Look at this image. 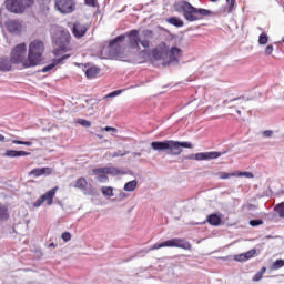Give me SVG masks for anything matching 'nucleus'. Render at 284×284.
Here are the masks:
<instances>
[{
	"instance_id": "40",
	"label": "nucleus",
	"mask_w": 284,
	"mask_h": 284,
	"mask_svg": "<svg viewBox=\"0 0 284 284\" xmlns=\"http://www.w3.org/2000/svg\"><path fill=\"white\" fill-rule=\"evenodd\" d=\"M226 3H229V10L227 12H233L234 11V6H236V0H226Z\"/></svg>"
},
{
	"instance_id": "43",
	"label": "nucleus",
	"mask_w": 284,
	"mask_h": 284,
	"mask_svg": "<svg viewBox=\"0 0 284 284\" xmlns=\"http://www.w3.org/2000/svg\"><path fill=\"white\" fill-rule=\"evenodd\" d=\"M61 239L64 241V243H68L72 239V235L70 232H64L62 233Z\"/></svg>"
},
{
	"instance_id": "15",
	"label": "nucleus",
	"mask_w": 284,
	"mask_h": 284,
	"mask_svg": "<svg viewBox=\"0 0 284 284\" xmlns=\"http://www.w3.org/2000/svg\"><path fill=\"white\" fill-rule=\"evenodd\" d=\"M52 174V168L44 166V168H36L28 173V176H33L34 179H39V176H49Z\"/></svg>"
},
{
	"instance_id": "53",
	"label": "nucleus",
	"mask_w": 284,
	"mask_h": 284,
	"mask_svg": "<svg viewBox=\"0 0 284 284\" xmlns=\"http://www.w3.org/2000/svg\"><path fill=\"white\" fill-rule=\"evenodd\" d=\"M119 196H120V199H122V200H123V199H128V193H120Z\"/></svg>"
},
{
	"instance_id": "46",
	"label": "nucleus",
	"mask_w": 284,
	"mask_h": 284,
	"mask_svg": "<svg viewBox=\"0 0 284 284\" xmlns=\"http://www.w3.org/2000/svg\"><path fill=\"white\" fill-rule=\"evenodd\" d=\"M139 43L142 45V48H150V40L143 38L142 40L140 39Z\"/></svg>"
},
{
	"instance_id": "33",
	"label": "nucleus",
	"mask_w": 284,
	"mask_h": 284,
	"mask_svg": "<svg viewBox=\"0 0 284 284\" xmlns=\"http://www.w3.org/2000/svg\"><path fill=\"white\" fill-rule=\"evenodd\" d=\"M281 267H284V260H276L272 264V270H281Z\"/></svg>"
},
{
	"instance_id": "35",
	"label": "nucleus",
	"mask_w": 284,
	"mask_h": 284,
	"mask_svg": "<svg viewBox=\"0 0 284 284\" xmlns=\"http://www.w3.org/2000/svg\"><path fill=\"white\" fill-rule=\"evenodd\" d=\"M244 256L246 257V261H250V258H254V256H256V250H250L248 252L244 253Z\"/></svg>"
},
{
	"instance_id": "18",
	"label": "nucleus",
	"mask_w": 284,
	"mask_h": 284,
	"mask_svg": "<svg viewBox=\"0 0 284 284\" xmlns=\"http://www.w3.org/2000/svg\"><path fill=\"white\" fill-rule=\"evenodd\" d=\"M128 36L130 48H139V42L141 41V38H139V30L133 29L128 33Z\"/></svg>"
},
{
	"instance_id": "27",
	"label": "nucleus",
	"mask_w": 284,
	"mask_h": 284,
	"mask_svg": "<svg viewBox=\"0 0 284 284\" xmlns=\"http://www.w3.org/2000/svg\"><path fill=\"white\" fill-rule=\"evenodd\" d=\"M101 192L103 196H108L109 199L114 196V189L112 186H102Z\"/></svg>"
},
{
	"instance_id": "22",
	"label": "nucleus",
	"mask_w": 284,
	"mask_h": 284,
	"mask_svg": "<svg viewBox=\"0 0 284 284\" xmlns=\"http://www.w3.org/2000/svg\"><path fill=\"white\" fill-rule=\"evenodd\" d=\"M10 219V213L8 212V206L0 203V221H8Z\"/></svg>"
},
{
	"instance_id": "54",
	"label": "nucleus",
	"mask_w": 284,
	"mask_h": 284,
	"mask_svg": "<svg viewBox=\"0 0 284 284\" xmlns=\"http://www.w3.org/2000/svg\"><path fill=\"white\" fill-rule=\"evenodd\" d=\"M49 247H57V244H54V242L49 244Z\"/></svg>"
},
{
	"instance_id": "21",
	"label": "nucleus",
	"mask_w": 284,
	"mask_h": 284,
	"mask_svg": "<svg viewBox=\"0 0 284 284\" xmlns=\"http://www.w3.org/2000/svg\"><path fill=\"white\" fill-rule=\"evenodd\" d=\"M206 221L209 222V225H213V227H219V225H221L222 219L221 215L212 213L207 215Z\"/></svg>"
},
{
	"instance_id": "50",
	"label": "nucleus",
	"mask_w": 284,
	"mask_h": 284,
	"mask_svg": "<svg viewBox=\"0 0 284 284\" xmlns=\"http://www.w3.org/2000/svg\"><path fill=\"white\" fill-rule=\"evenodd\" d=\"M273 134L274 132L272 130H266L263 132V136H265V139H270Z\"/></svg>"
},
{
	"instance_id": "44",
	"label": "nucleus",
	"mask_w": 284,
	"mask_h": 284,
	"mask_svg": "<svg viewBox=\"0 0 284 284\" xmlns=\"http://www.w3.org/2000/svg\"><path fill=\"white\" fill-rule=\"evenodd\" d=\"M79 124L82 125V128H90L92 125V122L81 119L79 120Z\"/></svg>"
},
{
	"instance_id": "51",
	"label": "nucleus",
	"mask_w": 284,
	"mask_h": 284,
	"mask_svg": "<svg viewBox=\"0 0 284 284\" xmlns=\"http://www.w3.org/2000/svg\"><path fill=\"white\" fill-rule=\"evenodd\" d=\"M0 141H1V143H10V139H7L2 134H0Z\"/></svg>"
},
{
	"instance_id": "23",
	"label": "nucleus",
	"mask_w": 284,
	"mask_h": 284,
	"mask_svg": "<svg viewBox=\"0 0 284 284\" xmlns=\"http://www.w3.org/2000/svg\"><path fill=\"white\" fill-rule=\"evenodd\" d=\"M73 187L77 190H85L88 187V180H85V178H79Z\"/></svg>"
},
{
	"instance_id": "26",
	"label": "nucleus",
	"mask_w": 284,
	"mask_h": 284,
	"mask_svg": "<svg viewBox=\"0 0 284 284\" xmlns=\"http://www.w3.org/2000/svg\"><path fill=\"white\" fill-rule=\"evenodd\" d=\"M166 21L171 26H175V28H183V20H181L180 18L172 17V18H169Z\"/></svg>"
},
{
	"instance_id": "6",
	"label": "nucleus",
	"mask_w": 284,
	"mask_h": 284,
	"mask_svg": "<svg viewBox=\"0 0 284 284\" xmlns=\"http://www.w3.org/2000/svg\"><path fill=\"white\" fill-rule=\"evenodd\" d=\"M4 6L8 12L13 14H23L28 8L34 6V0H6Z\"/></svg>"
},
{
	"instance_id": "55",
	"label": "nucleus",
	"mask_w": 284,
	"mask_h": 284,
	"mask_svg": "<svg viewBox=\"0 0 284 284\" xmlns=\"http://www.w3.org/2000/svg\"><path fill=\"white\" fill-rule=\"evenodd\" d=\"M133 156H141V152H138V153L134 152V153H133Z\"/></svg>"
},
{
	"instance_id": "9",
	"label": "nucleus",
	"mask_w": 284,
	"mask_h": 284,
	"mask_svg": "<svg viewBox=\"0 0 284 284\" xmlns=\"http://www.w3.org/2000/svg\"><path fill=\"white\" fill-rule=\"evenodd\" d=\"M70 32L62 30L54 33L52 41L60 50H65V45L70 43Z\"/></svg>"
},
{
	"instance_id": "8",
	"label": "nucleus",
	"mask_w": 284,
	"mask_h": 284,
	"mask_svg": "<svg viewBox=\"0 0 284 284\" xmlns=\"http://www.w3.org/2000/svg\"><path fill=\"white\" fill-rule=\"evenodd\" d=\"M75 8L77 3H74V0H55V10L61 12V14H71Z\"/></svg>"
},
{
	"instance_id": "29",
	"label": "nucleus",
	"mask_w": 284,
	"mask_h": 284,
	"mask_svg": "<svg viewBox=\"0 0 284 284\" xmlns=\"http://www.w3.org/2000/svg\"><path fill=\"white\" fill-rule=\"evenodd\" d=\"M265 272H267V268L265 266H263L253 277L252 281L254 283H258V281H261V278H263V274H265Z\"/></svg>"
},
{
	"instance_id": "28",
	"label": "nucleus",
	"mask_w": 284,
	"mask_h": 284,
	"mask_svg": "<svg viewBox=\"0 0 284 284\" xmlns=\"http://www.w3.org/2000/svg\"><path fill=\"white\" fill-rule=\"evenodd\" d=\"M164 55H165V52H163V50L161 49L152 50V57L153 59H155V61H161V59H163Z\"/></svg>"
},
{
	"instance_id": "4",
	"label": "nucleus",
	"mask_w": 284,
	"mask_h": 284,
	"mask_svg": "<svg viewBox=\"0 0 284 284\" xmlns=\"http://www.w3.org/2000/svg\"><path fill=\"white\" fill-rule=\"evenodd\" d=\"M45 52V44L41 40H33L29 44L28 57L29 61H27L31 68H36L39 65L41 61H43V53Z\"/></svg>"
},
{
	"instance_id": "13",
	"label": "nucleus",
	"mask_w": 284,
	"mask_h": 284,
	"mask_svg": "<svg viewBox=\"0 0 284 284\" xmlns=\"http://www.w3.org/2000/svg\"><path fill=\"white\" fill-rule=\"evenodd\" d=\"M8 32H10L11 34H21V30L23 28V26L21 24V22L19 20H8L4 23Z\"/></svg>"
},
{
	"instance_id": "16",
	"label": "nucleus",
	"mask_w": 284,
	"mask_h": 284,
	"mask_svg": "<svg viewBox=\"0 0 284 284\" xmlns=\"http://www.w3.org/2000/svg\"><path fill=\"white\" fill-rule=\"evenodd\" d=\"M69 57H70V54H64L61 58L52 60V62L50 64H48L41 69V72L45 73V72H50V71L54 70V68H57V65H60V63H63V61H68Z\"/></svg>"
},
{
	"instance_id": "49",
	"label": "nucleus",
	"mask_w": 284,
	"mask_h": 284,
	"mask_svg": "<svg viewBox=\"0 0 284 284\" xmlns=\"http://www.w3.org/2000/svg\"><path fill=\"white\" fill-rule=\"evenodd\" d=\"M241 99H243V98H235V99H232V100H224L223 101V105H229V103H232V102H234V101H241Z\"/></svg>"
},
{
	"instance_id": "2",
	"label": "nucleus",
	"mask_w": 284,
	"mask_h": 284,
	"mask_svg": "<svg viewBox=\"0 0 284 284\" xmlns=\"http://www.w3.org/2000/svg\"><path fill=\"white\" fill-rule=\"evenodd\" d=\"M179 10L180 12H183L184 19L190 22L201 21L203 17H210V14H212V11L207 9L196 8L187 1H182L179 4Z\"/></svg>"
},
{
	"instance_id": "52",
	"label": "nucleus",
	"mask_w": 284,
	"mask_h": 284,
	"mask_svg": "<svg viewBox=\"0 0 284 284\" xmlns=\"http://www.w3.org/2000/svg\"><path fill=\"white\" fill-rule=\"evenodd\" d=\"M87 6H91L93 8L94 0H84Z\"/></svg>"
},
{
	"instance_id": "38",
	"label": "nucleus",
	"mask_w": 284,
	"mask_h": 284,
	"mask_svg": "<svg viewBox=\"0 0 284 284\" xmlns=\"http://www.w3.org/2000/svg\"><path fill=\"white\" fill-rule=\"evenodd\" d=\"M121 90H115V91H112L111 93L106 94L104 97V99H114V97H119V94H121Z\"/></svg>"
},
{
	"instance_id": "30",
	"label": "nucleus",
	"mask_w": 284,
	"mask_h": 284,
	"mask_svg": "<svg viewBox=\"0 0 284 284\" xmlns=\"http://www.w3.org/2000/svg\"><path fill=\"white\" fill-rule=\"evenodd\" d=\"M274 212L278 214L280 219H284V202H281L275 205Z\"/></svg>"
},
{
	"instance_id": "32",
	"label": "nucleus",
	"mask_w": 284,
	"mask_h": 284,
	"mask_svg": "<svg viewBox=\"0 0 284 284\" xmlns=\"http://www.w3.org/2000/svg\"><path fill=\"white\" fill-rule=\"evenodd\" d=\"M11 142L14 143V145H27V148H31L32 145L30 141L12 140Z\"/></svg>"
},
{
	"instance_id": "31",
	"label": "nucleus",
	"mask_w": 284,
	"mask_h": 284,
	"mask_svg": "<svg viewBox=\"0 0 284 284\" xmlns=\"http://www.w3.org/2000/svg\"><path fill=\"white\" fill-rule=\"evenodd\" d=\"M270 41V36L267 33L262 32L258 37V44L260 45H267V42Z\"/></svg>"
},
{
	"instance_id": "36",
	"label": "nucleus",
	"mask_w": 284,
	"mask_h": 284,
	"mask_svg": "<svg viewBox=\"0 0 284 284\" xmlns=\"http://www.w3.org/2000/svg\"><path fill=\"white\" fill-rule=\"evenodd\" d=\"M126 154H130V151H114L113 153H111V156L115 159L116 156H125Z\"/></svg>"
},
{
	"instance_id": "39",
	"label": "nucleus",
	"mask_w": 284,
	"mask_h": 284,
	"mask_svg": "<svg viewBox=\"0 0 284 284\" xmlns=\"http://www.w3.org/2000/svg\"><path fill=\"white\" fill-rule=\"evenodd\" d=\"M235 176H245L246 179H254V174L252 172H240L235 174Z\"/></svg>"
},
{
	"instance_id": "10",
	"label": "nucleus",
	"mask_w": 284,
	"mask_h": 284,
	"mask_svg": "<svg viewBox=\"0 0 284 284\" xmlns=\"http://www.w3.org/2000/svg\"><path fill=\"white\" fill-rule=\"evenodd\" d=\"M57 190H59V186H55L49 190L47 193H44L33 203V206L41 207L43 203H47V205H52V203H54V196L57 194Z\"/></svg>"
},
{
	"instance_id": "59",
	"label": "nucleus",
	"mask_w": 284,
	"mask_h": 284,
	"mask_svg": "<svg viewBox=\"0 0 284 284\" xmlns=\"http://www.w3.org/2000/svg\"><path fill=\"white\" fill-rule=\"evenodd\" d=\"M283 42H284V40H283Z\"/></svg>"
},
{
	"instance_id": "5",
	"label": "nucleus",
	"mask_w": 284,
	"mask_h": 284,
	"mask_svg": "<svg viewBox=\"0 0 284 284\" xmlns=\"http://www.w3.org/2000/svg\"><path fill=\"white\" fill-rule=\"evenodd\" d=\"M26 54H28V47L26 43H20L11 50L10 59L14 65L22 64L24 68H31L28 63L30 59L29 57H26Z\"/></svg>"
},
{
	"instance_id": "48",
	"label": "nucleus",
	"mask_w": 284,
	"mask_h": 284,
	"mask_svg": "<svg viewBox=\"0 0 284 284\" xmlns=\"http://www.w3.org/2000/svg\"><path fill=\"white\" fill-rule=\"evenodd\" d=\"M272 52H274V45L268 44V45L265 48V54L270 55V54H272Z\"/></svg>"
},
{
	"instance_id": "37",
	"label": "nucleus",
	"mask_w": 284,
	"mask_h": 284,
	"mask_svg": "<svg viewBox=\"0 0 284 284\" xmlns=\"http://www.w3.org/2000/svg\"><path fill=\"white\" fill-rule=\"evenodd\" d=\"M234 260L239 263H245V261H247V257H245V253H241L235 255Z\"/></svg>"
},
{
	"instance_id": "56",
	"label": "nucleus",
	"mask_w": 284,
	"mask_h": 284,
	"mask_svg": "<svg viewBox=\"0 0 284 284\" xmlns=\"http://www.w3.org/2000/svg\"><path fill=\"white\" fill-rule=\"evenodd\" d=\"M256 207L254 204H250V210H254Z\"/></svg>"
},
{
	"instance_id": "45",
	"label": "nucleus",
	"mask_w": 284,
	"mask_h": 284,
	"mask_svg": "<svg viewBox=\"0 0 284 284\" xmlns=\"http://www.w3.org/2000/svg\"><path fill=\"white\" fill-rule=\"evenodd\" d=\"M230 176H236V173H225V172L220 173V179L222 180L230 179Z\"/></svg>"
},
{
	"instance_id": "42",
	"label": "nucleus",
	"mask_w": 284,
	"mask_h": 284,
	"mask_svg": "<svg viewBox=\"0 0 284 284\" xmlns=\"http://www.w3.org/2000/svg\"><path fill=\"white\" fill-rule=\"evenodd\" d=\"M250 225L252 227H258V225H263V220H251Z\"/></svg>"
},
{
	"instance_id": "14",
	"label": "nucleus",
	"mask_w": 284,
	"mask_h": 284,
	"mask_svg": "<svg viewBox=\"0 0 284 284\" xmlns=\"http://www.w3.org/2000/svg\"><path fill=\"white\" fill-rule=\"evenodd\" d=\"M88 24L75 22L72 28L73 37H75V39H83L88 32Z\"/></svg>"
},
{
	"instance_id": "12",
	"label": "nucleus",
	"mask_w": 284,
	"mask_h": 284,
	"mask_svg": "<svg viewBox=\"0 0 284 284\" xmlns=\"http://www.w3.org/2000/svg\"><path fill=\"white\" fill-rule=\"evenodd\" d=\"M125 41V36H118L115 39H113L109 45H108V50H109V57H116L119 55V43Z\"/></svg>"
},
{
	"instance_id": "20",
	"label": "nucleus",
	"mask_w": 284,
	"mask_h": 284,
	"mask_svg": "<svg viewBox=\"0 0 284 284\" xmlns=\"http://www.w3.org/2000/svg\"><path fill=\"white\" fill-rule=\"evenodd\" d=\"M3 156H9L10 159H17V156H30V152L17 151V150H7L3 153Z\"/></svg>"
},
{
	"instance_id": "24",
	"label": "nucleus",
	"mask_w": 284,
	"mask_h": 284,
	"mask_svg": "<svg viewBox=\"0 0 284 284\" xmlns=\"http://www.w3.org/2000/svg\"><path fill=\"white\" fill-rule=\"evenodd\" d=\"M136 185H139V182H136V180H133L125 183L123 190L124 192H134V190H136Z\"/></svg>"
},
{
	"instance_id": "19",
	"label": "nucleus",
	"mask_w": 284,
	"mask_h": 284,
	"mask_svg": "<svg viewBox=\"0 0 284 284\" xmlns=\"http://www.w3.org/2000/svg\"><path fill=\"white\" fill-rule=\"evenodd\" d=\"M181 49L178 47H172L169 52V63H175V65H179V59H181Z\"/></svg>"
},
{
	"instance_id": "57",
	"label": "nucleus",
	"mask_w": 284,
	"mask_h": 284,
	"mask_svg": "<svg viewBox=\"0 0 284 284\" xmlns=\"http://www.w3.org/2000/svg\"><path fill=\"white\" fill-rule=\"evenodd\" d=\"M212 3H216V1H219V0H210Z\"/></svg>"
},
{
	"instance_id": "58",
	"label": "nucleus",
	"mask_w": 284,
	"mask_h": 284,
	"mask_svg": "<svg viewBox=\"0 0 284 284\" xmlns=\"http://www.w3.org/2000/svg\"><path fill=\"white\" fill-rule=\"evenodd\" d=\"M236 113H237L239 115H241V110H237Z\"/></svg>"
},
{
	"instance_id": "47",
	"label": "nucleus",
	"mask_w": 284,
	"mask_h": 284,
	"mask_svg": "<svg viewBox=\"0 0 284 284\" xmlns=\"http://www.w3.org/2000/svg\"><path fill=\"white\" fill-rule=\"evenodd\" d=\"M101 132H118V130L114 126H105L101 129Z\"/></svg>"
},
{
	"instance_id": "11",
	"label": "nucleus",
	"mask_w": 284,
	"mask_h": 284,
	"mask_svg": "<svg viewBox=\"0 0 284 284\" xmlns=\"http://www.w3.org/2000/svg\"><path fill=\"white\" fill-rule=\"evenodd\" d=\"M93 174H109L110 176H121L125 174V171L114 166H104L93 169Z\"/></svg>"
},
{
	"instance_id": "34",
	"label": "nucleus",
	"mask_w": 284,
	"mask_h": 284,
	"mask_svg": "<svg viewBox=\"0 0 284 284\" xmlns=\"http://www.w3.org/2000/svg\"><path fill=\"white\" fill-rule=\"evenodd\" d=\"M108 173H99L95 174L97 175V181H99L100 183H105V181H108Z\"/></svg>"
},
{
	"instance_id": "7",
	"label": "nucleus",
	"mask_w": 284,
	"mask_h": 284,
	"mask_svg": "<svg viewBox=\"0 0 284 284\" xmlns=\"http://www.w3.org/2000/svg\"><path fill=\"white\" fill-rule=\"evenodd\" d=\"M223 152H216V151H211V152H201V153H195V154H190L185 156L189 161H212V159H219V156H222Z\"/></svg>"
},
{
	"instance_id": "25",
	"label": "nucleus",
	"mask_w": 284,
	"mask_h": 284,
	"mask_svg": "<svg viewBox=\"0 0 284 284\" xmlns=\"http://www.w3.org/2000/svg\"><path fill=\"white\" fill-rule=\"evenodd\" d=\"M97 74H99V68H97V67H90L85 71L87 79H94V77H97Z\"/></svg>"
},
{
	"instance_id": "41",
	"label": "nucleus",
	"mask_w": 284,
	"mask_h": 284,
	"mask_svg": "<svg viewBox=\"0 0 284 284\" xmlns=\"http://www.w3.org/2000/svg\"><path fill=\"white\" fill-rule=\"evenodd\" d=\"M152 37H153L152 30H144L143 31V39H146L148 41H150V39H152Z\"/></svg>"
},
{
	"instance_id": "1",
	"label": "nucleus",
	"mask_w": 284,
	"mask_h": 284,
	"mask_svg": "<svg viewBox=\"0 0 284 284\" xmlns=\"http://www.w3.org/2000/svg\"><path fill=\"white\" fill-rule=\"evenodd\" d=\"M152 150L154 152H165V150L169 151V154H172L173 156H179L183 150L181 148H192V143L190 142H179L174 140H165V141H155L151 143Z\"/></svg>"
},
{
	"instance_id": "17",
	"label": "nucleus",
	"mask_w": 284,
	"mask_h": 284,
	"mask_svg": "<svg viewBox=\"0 0 284 284\" xmlns=\"http://www.w3.org/2000/svg\"><path fill=\"white\" fill-rule=\"evenodd\" d=\"M12 65H14V62L11 58L0 57V72H11Z\"/></svg>"
},
{
	"instance_id": "3",
	"label": "nucleus",
	"mask_w": 284,
	"mask_h": 284,
	"mask_svg": "<svg viewBox=\"0 0 284 284\" xmlns=\"http://www.w3.org/2000/svg\"><path fill=\"white\" fill-rule=\"evenodd\" d=\"M161 247H180V250H192V244L182 239H172L164 242L155 243L150 248H142L136 252L135 256H145L149 252L161 250Z\"/></svg>"
}]
</instances>
